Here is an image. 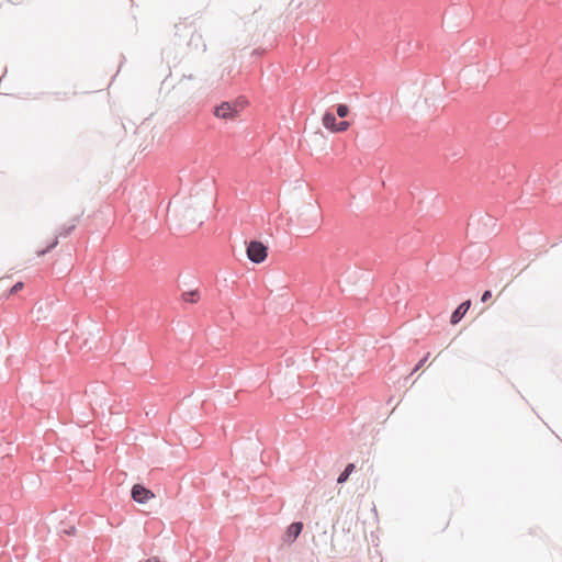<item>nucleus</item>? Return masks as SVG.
<instances>
[{"label":"nucleus","instance_id":"nucleus-13","mask_svg":"<svg viewBox=\"0 0 562 562\" xmlns=\"http://www.w3.org/2000/svg\"><path fill=\"white\" fill-rule=\"evenodd\" d=\"M181 299L188 303H196L200 300V292L198 290L183 291Z\"/></svg>","mask_w":562,"mask_h":562},{"label":"nucleus","instance_id":"nucleus-4","mask_svg":"<svg viewBox=\"0 0 562 562\" xmlns=\"http://www.w3.org/2000/svg\"><path fill=\"white\" fill-rule=\"evenodd\" d=\"M246 252L251 262L261 263L268 256V247L259 240H251L247 244Z\"/></svg>","mask_w":562,"mask_h":562},{"label":"nucleus","instance_id":"nucleus-10","mask_svg":"<svg viewBox=\"0 0 562 562\" xmlns=\"http://www.w3.org/2000/svg\"><path fill=\"white\" fill-rule=\"evenodd\" d=\"M303 530V522L294 521L286 529L288 540L294 541Z\"/></svg>","mask_w":562,"mask_h":562},{"label":"nucleus","instance_id":"nucleus-17","mask_svg":"<svg viewBox=\"0 0 562 562\" xmlns=\"http://www.w3.org/2000/svg\"><path fill=\"white\" fill-rule=\"evenodd\" d=\"M349 126H350V123L348 121H340V122H338L335 132H345L349 128Z\"/></svg>","mask_w":562,"mask_h":562},{"label":"nucleus","instance_id":"nucleus-15","mask_svg":"<svg viewBox=\"0 0 562 562\" xmlns=\"http://www.w3.org/2000/svg\"><path fill=\"white\" fill-rule=\"evenodd\" d=\"M336 113L339 117L344 119L349 114V106L347 104L340 103L336 108Z\"/></svg>","mask_w":562,"mask_h":562},{"label":"nucleus","instance_id":"nucleus-8","mask_svg":"<svg viewBox=\"0 0 562 562\" xmlns=\"http://www.w3.org/2000/svg\"><path fill=\"white\" fill-rule=\"evenodd\" d=\"M471 306V300H467L464 302H462L451 314L450 316V323L452 325H456L458 324L462 318L463 316L467 314V312L469 311Z\"/></svg>","mask_w":562,"mask_h":562},{"label":"nucleus","instance_id":"nucleus-9","mask_svg":"<svg viewBox=\"0 0 562 562\" xmlns=\"http://www.w3.org/2000/svg\"><path fill=\"white\" fill-rule=\"evenodd\" d=\"M547 180L554 187L562 184V166H555L554 168L550 169L547 176Z\"/></svg>","mask_w":562,"mask_h":562},{"label":"nucleus","instance_id":"nucleus-12","mask_svg":"<svg viewBox=\"0 0 562 562\" xmlns=\"http://www.w3.org/2000/svg\"><path fill=\"white\" fill-rule=\"evenodd\" d=\"M337 124L336 115L333 112L326 111L323 115V125L330 132H335Z\"/></svg>","mask_w":562,"mask_h":562},{"label":"nucleus","instance_id":"nucleus-5","mask_svg":"<svg viewBox=\"0 0 562 562\" xmlns=\"http://www.w3.org/2000/svg\"><path fill=\"white\" fill-rule=\"evenodd\" d=\"M131 496L138 504H146L150 498L155 497L154 493L142 484L133 485Z\"/></svg>","mask_w":562,"mask_h":562},{"label":"nucleus","instance_id":"nucleus-20","mask_svg":"<svg viewBox=\"0 0 562 562\" xmlns=\"http://www.w3.org/2000/svg\"><path fill=\"white\" fill-rule=\"evenodd\" d=\"M476 250H477V251H480V250H481V247H477V246H470V247H468V248L465 249L464 255H469V256H471V255H473Z\"/></svg>","mask_w":562,"mask_h":562},{"label":"nucleus","instance_id":"nucleus-19","mask_svg":"<svg viewBox=\"0 0 562 562\" xmlns=\"http://www.w3.org/2000/svg\"><path fill=\"white\" fill-rule=\"evenodd\" d=\"M492 297V291L491 290H486L483 292L482 296H481V302L482 303H485L487 302Z\"/></svg>","mask_w":562,"mask_h":562},{"label":"nucleus","instance_id":"nucleus-16","mask_svg":"<svg viewBox=\"0 0 562 562\" xmlns=\"http://www.w3.org/2000/svg\"><path fill=\"white\" fill-rule=\"evenodd\" d=\"M24 288V283L19 281L9 291V295L16 294L19 291H21Z\"/></svg>","mask_w":562,"mask_h":562},{"label":"nucleus","instance_id":"nucleus-18","mask_svg":"<svg viewBox=\"0 0 562 562\" xmlns=\"http://www.w3.org/2000/svg\"><path fill=\"white\" fill-rule=\"evenodd\" d=\"M428 356H429V353H428V355H426L423 359H420V360L418 361V363H417V364L415 366V368L413 369L412 373L416 372L417 370H419V369L425 364V362H426V361H427V359H428Z\"/></svg>","mask_w":562,"mask_h":562},{"label":"nucleus","instance_id":"nucleus-23","mask_svg":"<svg viewBox=\"0 0 562 562\" xmlns=\"http://www.w3.org/2000/svg\"><path fill=\"white\" fill-rule=\"evenodd\" d=\"M144 562H160L157 558H149Z\"/></svg>","mask_w":562,"mask_h":562},{"label":"nucleus","instance_id":"nucleus-14","mask_svg":"<svg viewBox=\"0 0 562 562\" xmlns=\"http://www.w3.org/2000/svg\"><path fill=\"white\" fill-rule=\"evenodd\" d=\"M355 468L356 467L353 463H348L346 465V468L344 469V471L339 474V476L337 479V483L344 484L345 482H347L349 476L351 475V473L355 471Z\"/></svg>","mask_w":562,"mask_h":562},{"label":"nucleus","instance_id":"nucleus-21","mask_svg":"<svg viewBox=\"0 0 562 562\" xmlns=\"http://www.w3.org/2000/svg\"><path fill=\"white\" fill-rule=\"evenodd\" d=\"M200 40H201V35H200V34H193V35L191 36V42H193V41H200Z\"/></svg>","mask_w":562,"mask_h":562},{"label":"nucleus","instance_id":"nucleus-1","mask_svg":"<svg viewBox=\"0 0 562 562\" xmlns=\"http://www.w3.org/2000/svg\"><path fill=\"white\" fill-rule=\"evenodd\" d=\"M213 200L200 201L196 196H190L179 211L178 228L184 232H193L203 224L205 212L212 206Z\"/></svg>","mask_w":562,"mask_h":562},{"label":"nucleus","instance_id":"nucleus-24","mask_svg":"<svg viewBox=\"0 0 562 562\" xmlns=\"http://www.w3.org/2000/svg\"><path fill=\"white\" fill-rule=\"evenodd\" d=\"M531 181H532L533 183H536V182H538V181L540 182V181H542V178H541V176L539 175L537 178H533Z\"/></svg>","mask_w":562,"mask_h":562},{"label":"nucleus","instance_id":"nucleus-7","mask_svg":"<svg viewBox=\"0 0 562 562\" xmlns=\"http://www.w3.org/2000/svg\"><path fill=\"white\" fill-rule=\"evenodd\" d=\"M76 222L77 220L74 218L71 221V224L69 225H65L61 231L58 233V236L55 237V239L43 250L38 251V255L40 256H44L46 255L47 252H49L53 248H55L57 245H58V237L61 236V237H65L67 235H69L76 227Z\"/></svg>","mask_w":562,"mask_h":562},{"label":"nucleus","instance_id":"nucleus-2","mask_svg":"<svg viewBox=\"0 0 562 562\" xmlns=\"http://www.w3.org/2000/svg\"><path fill=\"white\" fill-rule=\"evenodd\" d=\"M321 209L315 202L304 203L299 207L295 218H291L299 235L315 232L321 225Z\"/></svg>","mask_w":562,"mask_h":562},{"label":"nucleus","instance_id":"nucleus-3","mask_svg":"<svg viewBox=\"0 0 562 562\" xmlns=\"http://www.w3.org/2000/svg\"><path fill=\"white\" fill-rule=\"evenodd\" d=\"M496 221L488 214L472 215L468 223L470 231H476L482 237H490L494 234Z\"/></svg>","mask_w":562,"mask_h":562},{"label":"nucleus","instance_id":"nucleus-6","mask_svg":"<svg viewBox=\"0 0 562 562\" xmlns=\"http://www.w3.org/2000/svg\"><path fill=\"white\" fill-rule=\"evenodd\" d=\"M236 108L233 106L229 102H222L214 109V115L218 119L232 120L236 116Z\"/></svg>","mask_w":562,"mask_h":562},{"label":"nucleus","instance_id":"nucleus-11","mask_svg":"<svg viewBox=\"0 0 562 562\" xmlns=\"http://www.w3.org/2000/svg\"><path fill=\"white\" fill-rule=\"evenodd\" d=\"M488 121H490V124L495 127V128H502L504 127L507 122H508V117L506 114H503V113H493L490 117H488Z\"/></svg>","mask_w":562,"mask_h":562},{"label":"nucleus","instance_id":"nucleus-22","mask_svg":"<svg viewBox=\"0 0 562 562\" xmlns=\"http://www.w3.org/2000/svg\"><path fill=\"white\" fill-rule=\"evenodd\" d=\"M75 532H76V528L75 527H70L68 530H66V533L70 535V536L75 535Z\"/></svg>","mask_w":562,"mask_h":562}]
</instances>
